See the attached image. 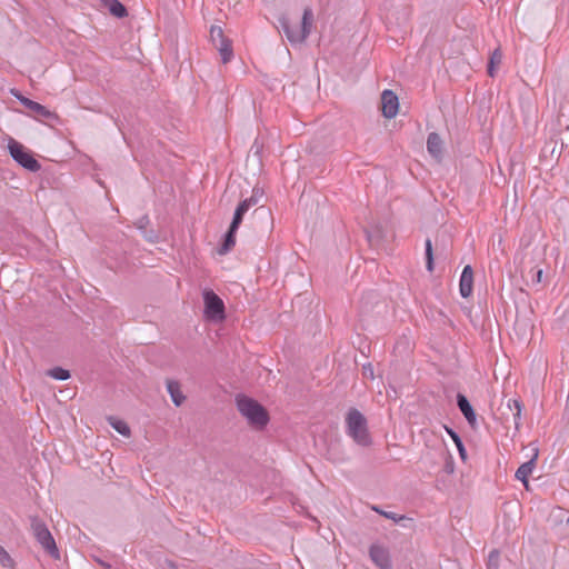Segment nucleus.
Listing matches in <instances>:
<instances>
[{
	"label": "nucleus",
	"instance_id": "nucleus-1",
	"mask_svg": "<svg viewBox=\"0 0 569 569\" xmlns=\"http://www.w3.org/2000/svg\"><path fill=\"white\" fill-rule=\"evenodd\" d=\"M313 22V13L310 8H306L301 20L296 19L292 21L287 16H281L278 19L279 27L291 44L303 42L311 31Z\"/></svg>",
	"mask_w": 569,
	"mask_h": 569
},
{
	"label": "nucleus",
	"instance_id": "nucleus-2",
	"mask_svg": "<svg viewBox=\"0 0 569 569\" xmlns=\"http://www.w3.org/2000/svg\"><path fill=\"white\" fill-rule=\"evenodd\" d=\"M236 403L239 412L254 429L261 430L268 425L270 417L267 409L253 398L246 395H238L236 397Z\"/></svg>",
	"mask_w": 569,
	"mask_h": 569
},
{
	"label": "nucleus",
	"instance_id": "nucleus-3",
	"mask_svg": "<svg viewBox=\"0 0 569 569\" xmlns=\"http://www.w3.org/2000/svg\"><path fill=\"white\" fill-rule=\"evenodd\" d=\"M346 431L352 440L361 446L368 447L372 439L368 431L366 417L356 408H350L346 416Z\"/></svg>",
	"mask_w": 569,
	"mask_h": 569
},
{
	"label": "nucleus",
	"instance_id": "nucleus-4",
	"mask_svg": "<svg viewBox=\"0 0 569 569\" xmlns=\"http://www.w3.org/2000/svg\"><path fill=\"white\" fill-rule=\"evenodd\" d=\"M32 533L42 547V549L54 560L60 559V551L56 545L54 538L49 531L47 525L37 516L30 517Z\"/></svg>",
	"mask_w": 569,
	"mask_h": 569
},
{
	"label": "nucleus",
	"instance_id": "nucleus-5",
	"mask_svg": "<svg viewBox=\"0 0 569 569\" xmlns=\"http://www.w3.org/2000/svg\"><path fill=\"white\" fill-rule=\"evenodd\" d=\"M8 150L12 159L22 168L31 172H37L41 169V164L34 158L33 153L13 138L9 139Z\"/></svg>",
	"mask_w": 569,
	"mask_h": 569
},
{
	"label": "nucleus",
	"instance_id": "nucleus-6",
	"mask_svg": "<svg viewBox=\"0 0 569 569\" xmlns=\"http://www.w3.org/2000/svg\"><path fill=\"white\" fill-rule=\"evenodd\" d=\"M202 297L206 319L211 321L223 320L226 318V309L222 299L211 289L203 290Z\"/></svg>",
	"mask_w": 569,
	"mask_h": 569
},
{
	"label": "nucleus",
	"instance_id": "nucleus-7",
	"mask_svg": "<svg viewBox=\"0 0 569 569\" xmlns=\"http://www.w3.org/2000/svg\"><path fill=\"white\" fill-rule=\"evenodd\" d=\"M210 39L212 44L218 49L221 56V61L228 63L233 57L232 42L228 39L221 27L211 26Z\"/></svg>",
	"mask_w": 569,
	"mask_h": 569
},
{
	"label": "nucleus",
	"instance_id": "nucleus-8",
	"mask_svg": "<svg viewBox=\"0 0 569 569\" xmlns=\"http://www.w3.org/2000/svg\"><path fill=\"white\" fill-rule=\"evenodd\" d=\"M14 97L32 113L36 114L37 118H46V119H58V116L56 112L50 111L47 107L40 104L39 102H36L24 96H22L20 92L13 93Z\"/></svg>",
	"mask_w": 569,
	"mask_h": 569
},
{
	"label": "nucleus",
	"instance_id": "nucleus-9",
	"mask_svg": "<svg viewBox=\"0 0 569 569\" xmlns=\"http://www.w3.org/2000/svg\"><path fill=\"white\" fill-rule=\"evenodd\" d=\"M369 557L372 560V562L380 569L392 568L389 550L381 545H371L369 548Z\"/></svg>",
	"mask_w": 569,
	"mask_h": 569
},
{
	"label": "nucleus",
	"instance_id": "nucleus-10",
	"mask_svg": "<svg viewBox=\"0 0 569 569\" xmlns=\"http://www.w3.org/2000/svg\"><path fill=\"white\" fill-rule=\"evenodd\" d=\"M399 110V100L397 94L391 90H385L381 93V111L382 116L387 119H392L397 116Z\"/></svg>",
	"mask_w": 569,
	"mask_h": 569
},
{
	"label": "nucleus",
	"instance_id": "nucleus-11",
	"mask_svg": "<svg viewBox=\"0 0 569 569\" xmlns=\"http://www.w3.org/2000/svg\"><path fill=\"white\" fill-rule=\"evenodd\" d=\"M456 400H457V407L459 408L460 412L468 421L469 426L472 429H476L477 428V413H476L473 407L471 406L470 401L468 400V398L463 393L458 392Z\"/></svg>",
	"mask_w": 569,
	"mask_h": 569
},
{
	"label": "nucleus",
	"instance_id": "nucleus-12",
	"mask_svg": "<svg viewBox=\"0 0 569 569\" xmlns=\"http://www.w3.org/2000/svg\"><path fill=\"white\" fill-rule=\"evenodd\" d=\"M473 288V270L470 264L465 266L460 276L459 291L462 298H469Z\"/></svg>",
	"mask_w": 569,
	"mask_h": 569
},
{
	"label": "nucleus",
	"instance_id": "nucleus-13",
	"mask_svg": "<svg viewBox=\"0 0 569 569\" xmlns=\"http://www.w3.org/2000/svg\"><path fill=\"white\" fill-rule=\"evenodd\" d=\"M427 150L435 159H441L443 153V141L437 132H430L427 139Z\"/></svg>",
	"mask_w": 569,
	"mask_h": 569
},
{
	"label": "nucleus",
	"instance_id": "nucleus-14",
	"mask_svg": "<svg viewBox=\"0 0 569 569\" xmlns=\"http://www.w3.org/2000/svg\"><path fill=\"white\" fill-rule=\"evenodd\" d=\"M538 457V453L536 452L535 456L527 462L522 463L516 471L515 477L521 481L526 488H528V478L532 473V470L536 466V459Z\"/></svg>",
	"mask_w": 569,
	"mask_h": 569
},
{
	"label": "nucleus",
	"instance_id": "nucleus-15",
	"mask_svg": "<svg viewBox=\"0 0 569 569\" xmlns=\"http://www.w3.org/2000/svg\"><path fill=\"white\" fill-rule=\"evenodd\" d=\"M166 385H167V390L171 397L172 402L177 407L181 406L183 403V401L186 400V397L180 389V383L176 380L168 379Z\"/></svg>",
	"mask_w": 569,
	"mask_h": 569
},
{
	"label": "nucleus",
	"instance_id": "nucleus-16",
	"mask_svg": "<svg viewBox=\"0 0 569 569\" xmlns=\"http://www.w3.org/2000/svg\"><path fill=\"white\" fill-rule=\"evenodd\" d=\"M543 270L538 266L530 267L528 270L522 271V278L529 286H537L542 281Z\"/></svg>",
	"mask_w": 569,
	"mask_h": 569
},
{
	"label": "nucleus",
	"instance_id": "nucleus-17",
	"mask_svg": "<svg viewBox=\"0 0 569 569\" xmlns=\"http://www.w3.org/2000/svg\"><path fill=\"white\" fill-rule=\"evenodd\" d=\"M507 408L512 413V420L516 430H519L521 427L522 402L519 399H509L507 402Z\"/></svg>",
	"mask_w": 569,
	"mask_h": 569
},
{
	"label": "nucleus",
	"instance_id": "nucleus-18",
	"mask_svg": "<svg viewBox=\"0 0 569 569\" xmlns=\"http://www.w3.org/2000/svg\"><path fill=\"white\" fill-rule=\"evenodd\" d=\"M103 4L108 8L109 12L117 18H124L128 16L126 6L119 0H103Z\"/></svg>",
	"mask_w": 569,
	"mask_h": 569
},
{
	"label": "nucleus",
	"instance_id": "nucleus-19",
	"mask_svg": "<svg viewBox=\"0 0 569 569\" xmlns=\"http://www.w3.org/2000/svg\"><path fill=\"white\" fill-rule=\"evenodd\" d=\"M237 230L229 229L223 236L220 248L218 249L219 254H227L236 244Z\"/></svg>",
	"mask_w": 569,
	"mask_h": 569
},
{
	"label": "nucleus",
	"instance_id": "nucleus-20",
	"mask_svg": "<svg viewBox=\"0 0 569 569\" xmlns=\"http://www.w3.org/2000/svg\"><path fill=\"white\" fill-rule=\"evenodd\" d=\"M445 428H446L447 433L450 436V438L455 442L461 460L466 461V459H467V450L465 448V445L462 442L461 437L453 429H451V428H449L447 426Z\"/></svg>",
	"mask_w": 569,
	"mask_h": 569
},
{
	"label": "nucleus",
	"instance_id": "nucleus-21",
	"mask_svg": "<svg viewBox=\"0 0 569 569\" xmlns=\"http://www.w3.org/2000/svg\"><path fill=\"white\" fill-rule=\"evenodd\" d=\"M108 420H109V423L111 425V427L117 432H119L120 435H122L124 437H129L130 436V428L127 425V422H124L122 420H119V419H117L114 417H110Z\"/></svg>",
	"mask_w": 569,
	"mask_h": 569
},
{
	"label": "nucleus",
	"instance_id": "nucleus-22",
	"mask_svg": "<svg viewBox=\"0 0 569 569\" xmlns=\"http://www.w3.org/2000/svg\"><path fill=\"white\" fill-rule=\"evenodd\" d=\"M0 566L6 569H16V561L2 546H0Z\"/></svg>",
	"mask_w": 569,
	"mask_h": 569
},
{
	"label": "nucleus",
	"instance_id": "nucleus-23",
	"mask_svg": "<svg viewBox=\"0 0 569 569\" xmlns=\"http://www.w3.org/2000/svg\"><path fill=\"white\" fill-rule=\"evenodd\" d=\"M48 376L56 380H67L70 378V371L62 367H54L48 371Z\"/></svg>",
	"mask_w": 569,
	"mask_h": 569
},
{
	"label": "nucleus",
	"instance_id": "nucleus-24",
	"mask_svg": "<svg viewBox=\"0 0 569 569\" xmlns=\"http://www.w3.org/2000/svg\"><path fill=\"white\" fill-rule=\"evenodd\" d=\"M549 522L553 526V528L556 529L557 533H560L561 532V525L563 522L562 509L559 508L557 511H552L550 517H549Z\"/></svg>",
	"mask_w": 569,
	"mask_h": 569
},
{
	"label": "nucleus",
	"instance_id": "nucleus-25",
	"mask_svg": "<svg viewBox=\"0 0 569 569\" xmlns=\"http://www.w3.org/2000/svg\"><path fill=\"white\" fill-rule=\"evenodd\" d=\"M426 267L428 271H433V250L430 239L426 240Z\"/></svg>",
	"mask_w": 569,
	"mask_h": 569
},
{
	"label": "nucleus",
	"instance_id": "nucleus-26",
	"mask_svg": "<svg viewBox=\"0 0 569 569\" xmlns=\"http://www.w3.org/2000/svg\"><path fill=\"white\" fill-rule=\"evenodd\" d=\"M500 563V552L497 549H493L488 555L487 568L488 569H498Z\"/></svg>",
	"mask_w": 569,
	"mask_h": 569
},
{
	"label": "nucleus",
	"instance_id": "nucleus-27",
	"mask_svg": "<svg viewBox=\"0 0 569 569\" xmlns=\"http://www.w3.org/2000/svg\"><path fill=\"white\" fill-rule=\"evenodd\" d=\"M371 509L373 511H376L377 513L381 515L382 517L387 518V519H391L393 520L395 522H399L401 520H405L406 517L405 516H398L397 513L395 512H389V511H385L382 510L380 507L378 506H372Z\"/></svg>",
	"mask_w": 569,
	"mask_h": 569
},
{
	"label": "nucleus",
	"instance_id": "nucleus-28",
	"mask_svg": "<svg viewBox=\"0 0 569 569\" xmlns=\"http://www.w3.org/2000/svg\"><path fill=\"white\" fill-rule=\"evenodd\" d=\"M254 206L253 200H242L236 208L234 212L244 216L247 211Z\"/></svg>",
	"mask_w": 569,
	"mask_h": 569
},
{
	"label": "nucleus",
	"instance_id": "nucleus-29",
	"mask_svg": "<svg viewBox=\"0 0 569 569\" xmlns=\"http://www.w3.org/2000/svg\"><path fill=\"white\" fill-rule=\"evenodd\" d=\"M243 217L244 216L234 212L229 229L238 231L240 224L242 223Z\"/></svg>",
	"mask_w": 569,
	"mask_h": 569
},
{
	"label": "nucleus",
	"instance_id": "nucleus-30",
	"mask_svg": "<svg viewBox=\"0 0 569 569\" xmlns=\"http://www.w3.org/2000/svg\"><path fill=\"white\" fill-rule=\"evenodd\" d=\"M262 196V191L259 188H253L251 197L247 198L246 200H253L254 206L258 203L259 197Z\"/></svg>",
	"mask_w": 569,
	"mask_h": 569
},
{
	"label": "nucleus",
	"instance_id": "nucleus-31",
	"mask_svg": "<svg viewBox=\"0 0 569 569\" xmlns=\"http://www.w3.org/2000/svg\"><path fill=\"white\" fill-rule=\"evenodd\" d=\"M488 74L490 77L495 76V66H493V58L490 59L489 66H488Z\"/></svg>",
	"mask_w": 569,
	"mask_h": 569
},
{
	"label": "nucleus",
	"instance_id": "nucleus-32",
	"mask_svg": "<svg viewBox=\"0 0 569 569\" xmlns=\"http://www.w3.org/2000/svg\"><path fill=\"white\" fill-rule=\"evenodd\" d=\"M148 222H149V219H148L147 216H144L141 219H139L138 227L139 228H144Z\"/></svg>",
	"mask_w": 569,
	"mask_h": 569
},
{
	"label": "nucleus",
	"instance_id": "nucleus-33",
	"mask_svg": "<svg viewBox=\"0 0 569 569\" xmlns=\"http://www.w3.org/2000/svg\"><path fill=\"white\" fill-rule=\"evenodd\" d=\"M251 150L254 151V154H259L261 151V146H259L258 142L254 141V143L251 147Z\"/></svg>",
	"mask_w": 569,
	"mask_h": 569
},
{
	"label": "nucleus",
	"instance_id": "nucleus-34",
	"mask_svg": "<svg viewBox=\"0 0 569 569\" xmlns=\"http://www.w3.org/2000/svg\"><path fill=\"white\" fill-rule=\"evenodd\" d=\"M565 315H566V310H563V311H562L561 317H560V318L558 319V321H557V323H558V326H559V327H562V326L565 325V323H563V320H562V318L565 317Z\"/></svg>",
	"mask_w": 569,
	"mask_h": 569
},
{
	"label": "nucleus",
	"instance_id": "nucleus-35",
	"mask_svg": "<svg viewBox=\"0 0 569 569\" xmlns=\"http://www.w3.org/2000/svg\"><path fill=\"white\" fill-rule=\"evenodd\" d=\"M97 561H98L101 566H103L106 569H110V568H111V566H110L109 563H107V562H104V561H102V560H100V559H97Z\"/></svg>",
	"mask_w": 569,
	"mask_h": 569
},
{
	"label": "nucleus",
	"instance_id": "nucleus-36",
	"mask_svg": "<svg viewBox=\"0 0 569 569\" xmlns=\"http://www.w3.org/2000/svg\"><path fill=\"white\" fill-rule=\"evenodd\" d=\"M367 238H368V241H369L370 243H372V234H371V233H369V232H367Z\"/></svg>",
	"mask_w": 569,
	"mask_h": 569
},
{
	"label": "nucleus",
	"instance_id": "nucleus-37",
	"mask_svg": "<svg viewBox=\"0 0 569 569\" xmlns=\"http://www.w3.org/2000/svg\"><path fill=\"white\" fill-rule=\"evenodd\" d=\"M496 57H497V53L495 52V53L492 54V57H491V58H493V62H495V61L500 62V59H497Z\"/></svg>",
	"mask_w": 569,
	"mask_h": 569
},
{
	"label": "nucleus",
	"instance_id": "nucleus-38",
	"mask_svg": "<svg viewBox=\"0 0 569 569\" xmlns=\"http://www.w3.org/2000/svg\"><path fill=\"white\" fill-rule=\"evenodd\" d=\"M496 57H497V53L495 52V53L492 54V57H491V58H493V62H495V61L500 62V59H497Z\"/></svg>",
	"mask_w": 569,
	"mask_h": 569
},
{
	"label": "nucleus",
	"instance_id": "nucleus-39",
	"mask_svg": "<svg viewBox=\"0 0 569 569\" xmlns=\"http://www.w3.org/2000/svg\"><path fill=\"white\" fill-rule=\"evenodd\" d=\"M562 109H563L562 106H560V108H559V114L560 116H563Z\"/></svg>",
	"mask_w": 569,
	"mask_h": 569
}]
</instances>
